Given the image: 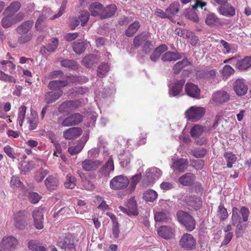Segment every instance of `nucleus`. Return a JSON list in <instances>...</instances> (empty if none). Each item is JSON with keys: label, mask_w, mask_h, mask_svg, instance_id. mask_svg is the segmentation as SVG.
I'll use <instances>...</instances> for the list:
<instances>
[{"label": "nucleus", "mask_w": 251, "mask_h": 251, "mask_svg": "<svg viewBox=\"0 0 251 251\" xmlns=\"http://www.w3.org/2000/svg\"><path fill=\"white\" fill-rule=\"evenodd\" d=\"M26 109V107L25 106H22L19 108L17 121L20 126H23L25 118Z\"/></svg>", "instance_id": "nucleus-50"}, {"label": "nucleus", "mask_w": 251, "mask_h": 251, "mask_svg": "<svg viewBox=\"0 0 251 251\" xmlns=\"http://www.w3.org/2000/svg\"><path fill=\"white\" fill-rule=\"evenodd\" d=\"M18 244V240L12 236L4 237L2 240V245L5 251H13Z\"/></svg>", "instance_id": "nucleus-13"}, {"label": "nucleus", "mask_w": 251, "mask_h": 251, "mask_svg": "<svg viewBox=\"0 0 251 251\" xmlns=\"http://www.w3.org/2000/svg\"><path fill=\"white\" fill-rule=\"evenodd\" d=\"M87 44L86 41L78 40L73 44V50L77 54H81L84 51Z\"/></svg>", "instance_id": "nucleus-33"}, {"label": "nucleus", "mask_w": 251, "mask_h": 251, "mask_svg": "<svg viewBox=\"0 0 251 251\" xmlns=\"http://www.w3.org/2000/svg\"><path fill=\"white\" fill-rule=\"evenodd\" d=\"M44 210L42 208L35 209L32 213L33 219L34 226L38 229H42L44 227Z\"/></svg>", "instance_id": "nucleus-10"}, {"label": "nucleus", "mask_w": 251, "mask_h": 251, "mask_svg": "<svg viewBox=\"0 0 251 251\" xmlns=\"http://www.w3.org/2000/svg\"><path fill=\"white\" fill-rule=\"evenodd\" d=\"M103 7L101 4L99 2H94L89 6V10L91 15L93 16H99L101 18Z\"/></svg>", "instance_id": "nucleus-34"}, {"label": "nucleus", "mask_w": 251, "mask_h": 251, "mask_svg": "<svg viewBox=\"0 0 251 251\" xmlns=\"http://www.w3.org/2000/svg\"><path fill=\"white\" fill-rule=\"evenodd\" d=\"M188 166V161L185 159L181 158L174 161L171 168L181 173L183 172L187 168Z\"/></svg>", "instance_id": "nucleus-26"}, {"label": "nucleus", "mask_w": 251, "mask_h": 251, "mask_svg": "<svg viewBox=\"0 0 251 251\" xmlns=\"http://www.w3.org/2000/svg\"><path fill=\"white\" fill-rule=\"evenodd\" d=\"M45 184L49 190H55L58 186V181L53 176H49L45 180Z\"/></svg>", "instance_id": "nucleus-31"}, {"label": "nucleus", "mask_w": 251, "mask_h": 251, "mask_svg": "<svg viewBox=\"0 0 251 251\" xmlns=\"http://www.w3.org/2000/svg\"><path fill=\"white\" fill-rule=\"evenodd\" d=\"M224 157L227 162V167L228 168H231L233 164H234L237 160L236 155L231 152H225L224 153Z\"/></svg>", "instance_id": "nucleus-46"}, {"label": "nucleus", "mask_w": 251, "mask_h": 251, "mask_svg": "<svg viewBox=\"0 0 251 251\" xmlns=\"http://www.w3.org/2000/svg\"><path fill=\"white\" fill-rule=\"evenodd\" d=\"M140 27V24L139 22L135 21L130 24L126 30V35L129 37H132L137 31Z\"/></svg>", "instance_id": "nucleus-41"}, {"label": "nucleus", "mask_w": 251, "mask_h": 251, "mask_svg": "<svg viewBox=\"0 0 251 251\" xmlns=\"http://www.w3.org/2000/svg\"><path fill=\"white\" fill-rule=\"evenodd\" d=\"M189 204L195 208H199L202 204V201L199 197H189L187 200Z\"/></svg>", "instance_id": "nucleus-49"}, {"label": "nucleus", "mask_w": 251, "mask_h": 251, "mask_svg": "<svg viewBox=\"0 0 251 251\" xmlns=\"http://www.w3.org/2000/svg\"><path fill=\"white\" fill-rule=\"evenodd\" d=\"M229 95L226 91H219L213 95L212 99L216 103H222L227 101Z\"/></svg>", "instance_id": "nucleus-28"}, {"label": "nucleus", "mask_w": 251, "mask_h": 251, "mask_svg": "<svg viewBox=\"0 0 251 251\" xmlns=\"http://www.w3.org/2000/svg\"><path fill=\"white\" fill-rule=\"evenodd\" d=\"M176 33L183 38L190 39V43L192 46H195L199 41L198 37L190 31L179 29L176 30Z\"/></svg>", "instance_id": "nucleus-18"}, {"label": "nucleus", "mask_w": 251, "mask_h": 251, "mask_svg": "<svg viewBox=\"0 0 251 251\" xmlns=\"http://www.w3.org/2000/svg\"><path fill=\"white\" fill-rule=\"evenodd\" d=\"M114 170V165L113 160L110 158L105 164L101 169L100 172L104 176H108Z\"/></svg>", "instance_id": "nucleus-36"}, {"label": "nucleus", "mask_w": 251, "mask_h": 251, "mask_svg": "<svg viewBox=\"0 0 251 251\" xmlns=\"http://www.w3.org/2000/svg\"><path fill=\"white\" fill-rule=\"evenodd\" d=\"M231 222L233 226H236L235 233L236 235L241 233V231L243 229V225L242 224L241 217L239 215V209L234 207L232 209Z\"/></svg>", "instance_id": "nucleus-9"}, {"label": "nucleus", "mask_w": 251, "mask_h": 251, "mask_svg": "<svg viewBox=\"0 0 251 251\" xmlns=\"http://www.w3.org/2000/svg\"><path fill=\"white\" fill-rule=\"evenodd\" d=\"M68 84V82L67 80H53L49 83L48 88L55 91L57 89L61 90L62 87L67 86Z\"/></svg>", "instance_id": "nucleus-37"}, {"label": "nucleus", "mask_w": 251, "mask_h": 251, "mask_svg": "<svg viewBox=\"0 0 251 251\" xmlns=\"http://www.w3.org/2000/svg\"><path fill=\"white\" fill-rule=\"evenodd\" d=\"M157 197V194L155 191L149 189L144 194L143 198L146 201L152 202Z\"/></svg>", "instance_id": "nucleus-48"}, {"label": "nucleus", "mask_w": 251, "mask_h": 251, "mask_svg": "<svg viewBox=\"0 0 251 251\" xmlns=\"http://www.w3.org/2000/svg\"><path fill=\"white\" fill-rule=\"evenodd\" d=\"M27 124L28 128L30 130L35 129L38 125V115L37 113L34 110H31L30 115L27 118Z\"/></svg>", "instance_id": "nucleus-23"}, {"label": "nucleus", "mask_w": 251, "mask_h": 251, "mask_svg": "<svg viewBox=\"0 0 251 251\" xmlns=\"http://www.w3.org/2000/svg\"><path fill=\"white\" fill-rule=\"evenodd\" d=\"M116 10L117 7L115 4L107 5L105 8H103L102 12L101 14V19L111 17L114 15Z\"/></svg>", "instance_id": "nucleus-35"}, {"label": "nucleus", "mask_w": 251, "mask_h": 251, "mask_svg": "<svg viewBox=\"0 0 251 251\" xmlns=\"http://www.w3.org/2000/svg\"><path fill=\"white\" fill-rule=\"evenodd\" d=\"M83 120V116L79 113L72 114L63 119L62 117L58 119V123L63 126H71L79 124Z\"/></svg>", "instance_id": "nucleus-6"}, {"label": "nucleus", "mask_w": 251, "mask_h": 251, "mask_svg": "<svg viewBox=\"0 0 251 251\" xmlns=\"http://www.w3.org/2000/svg\"><path fill=\"white\" fill-rule=\"evenodd\" d=\"M109 70V66L107 63H102L98 68L97 75L99 77L105 76Z\"/></svg>", "instance_id": "nucleus-45"}, {"label": "nucleus", "mask_w": 251, "mask_h": 251, "mask_svg": "<svg viewBox=\"0 0 251 251\" xmlns=\"http://www.w3.org/2000/svg\"><path fill=\"white\" fill-rule=\"evenodd\" d=\"M162 175L161 171L157 168H151L147 170L146 176L151 179L159 178Z\"/></svg>", "instance_id": "nucleus-42"}, {"label": "nucleus", "mask_w": 251, "mask_h": 251, "mask_svg": "<svg viewBox=\"0 0 251 251\" xmlns=\"http://www.w3.org/2000/svg\"><path fill=\"white\" fill-rule=\"evenodd\" d=\"M157 233L161 237L168 239L173 236V230L172 228L167 226H161L157 230Z\"/></svg>", "instance_id": "nucleus-30"}, {"label": "nucleus", "mask_w": 251, "mask_h": 251, "mask_svg": "<svg viewBox=\"0 0 251 251\" xmlns=\"http://www.w3.org/2000/svg\"><path fill=\"white\" fill-rule=\"evenodd\" d=\"M217 214L221 220L225 221L228 217V213L227 209L224 207V205L220 203L218 206Z\"/></svg>", "instance_id": "nucleus-52"}, {"label": "nucleus", "mask_w": 251, "mask_h": 251, "mask_svg": "<svg viewBox=\"0 0 251 251\" xmlns=\"http://www.w3.org/2000/svg\"><path fill=\"white\" fill-rule=\"evenodd\" d=\"M179 6V4L178 2H174L166 9V12L168 16L174 15L178 12Z\"/></svg>", "instance_id": "nucleus-51"}, {"label": "nucleus", "mask_w": 251, "mask_h": 251, "mask_svg": "<svg viewBox=\"0 0 251 251\" xmlns=\"http://www.w3.org/2000/svg\"><path fill=\"white\" fill-rule=\"evenodd\" d=\"M154 217L155 221L157 222H165L168 219L167 214L163 211L154 213Z\"/></svg>", "instance_id": "nucleus-55"}, {"label": "nucleus", "mask_w": 251, "mask_h": 251, "mask_svg": "<svg viewBox=\"0 0 251 251\" xmlns=\"http://www.w3.org/2000/svg\"><path fill=\"white\" fill-rule=\"evenodd\" d=\"M10 183L11 187L13 189L21 188L23 185L19 177L15 176H12Z\"/></svg>", "instance_id": "nucleus-60"}, {"label": "nucleus", "mask_w": 251, "mask_h": 251, "mask_svg": "<svg viewBox=\"0 0 251 251\" xmlns=\"http://www.w3.org/2000/svg\"><path fill=\"white\" fill-rule=\"evenodd\" d=\"M205 23L209 26H213L219 23V19L213 13H210L207 15Z\"/></svg>", "instance_id": "nucleus-61"}, {"label": "nucleus", "mask_w": 251, "mask_h": 251, "mask_svg": "<svg viewBox=\"0 0 251 251\" xmlns=\"http://www.w3.org/2000/svg\"><path fill=\"white\" fill-rule=\"evenodd\" d=\"M64 10L65 7L63 6H61L59 8L58 12L56 14H55L54 16H53L52 17H50V16L52 15V12L50 8H45L43 9V14L39 17L36 22L35 28L36 30H39L41 29L40 25L45 19L50 17V19L53 20L58 17H59L63 14Z\"/></svg>", "instance_id": "nucleus-5"}, {"label": "nucleus", "mask_w": 251, "mask_h": 251, "mask_svg": "<svg viewBox=\"0 0 251 251\" xmlns=\"http://www.w3.org/2000/svg\"><path fill=\"white\" fill-rule=\"evenodd\" d=\"M131 154L129 151H124L121 154L119 158L120 161L121 165L123 167L127 166L130 162Z\"/></svg>", "instance_id": "nucleus-43"}, {"label": "nucleus", "mask_w": 251, "mask_h": 251, "mask_svg": "<svg viewBox=\"0 0 251 251\" xmlns=\"http://www.w3.org/2000/svg\"><path fill=\"white\" fill-rule=\"evenodd\" d=\"M33 167V163L32 161H22L21 162L19 169L21 170V171L26 173L32 170Z\"/></svg>", "instance_id": "nucleus-59"}, {"label": "nucleus", "mask_w": 251, "mask_h": 251, "mask_svg": "<svg viewBox=\"0 0 251 251\" xmlns=\"http://www.w3.org/2000/svg\"><path fill=\"white\" fill-rule=\"evenodd\" d=\"M211 130L210 126L195 124L190 130V135L195 138V143L198 145H202L206 143L205 138H200L203 134L208 132Z\"/></svg>", "instance_id": "nucleus-2"}, {"label": "nucleus", "mask_w": 251, "mask_h": 251, "mask_svg": "<svg viewBox=\"0 0 251 251\" xmlns=\"http://www.w3.org/2000/svg\"><path fill=\"white\" fill-rule=\"evenodd\" d=\"M185 92L192 98H198L200 96V90L198 86L192 83H187L185 85Z\"/></svg>", "instance_id": "nucleus-24"}, {"label": "nucleus", "mask_w": 251, "mask_h": 251, "mask_svg": "<svg viewBox=\"0 0 251 251\" xmlns=\"http://www.w3.org/2000/svg\"><path fill=\"white\" fill-rule=\"evenodd\" d=\"M21 3L18 1L12 2L4 10V13H7L14 16L15 14L21 8Z\"/></svg>", "instance_id": "nucleus-39"}, {"label": "nucleus", "mask_w": 251, "mask_h": 251, "mask_svg": "<svg viewBox=\"0 0 251 251\" xmlns=\"http://www.w3.org/2000/svg\"><path fill=\"white\" fill-rule=\"evenodd\" d=\"M70 244L69 239L64 236L60 237L57 241V245L63 249L69 248Z\"/></svg>", "instance_id": "nucleus-56"}, {"label": "nucleus", "mask_w": 251, "mask_h": 251, "mask_svg": "<svg viewBox=\"0 0 251 251\" xmlns=\"http://www.w3.org/2000/svg\"><path fill=\"white\" fill-rule=\"evenodd\" d=\"M101 164L99 160L85 159L81 162V166L84 170L91 172L96 170Z\"/></svg>", "instance_id": "nucleus-16"}, {"label": "nucleus", "mask_w": 251, "mask_h": 251, "mask_svg": "<svg viewBox=\"0 0 251 251\" xmlns=\"http://www.w3.org/2000/svg\"><path fill=\"white\" fill-rule=\"evenodd\" d=\"M82 133V129L77 127H74L65 130L63 132V136L66 139L74 140Z\"/></svg>", "instance_id": "nucleus-17"}, {"label": "nucleus", "mask_w": 251, "mask_h": 251, "mask_svg": "<svg viewBox=\"0 0 251 251\" xmlns=\"http://www.w3.org/2000/svg\"><path fill=\"white\" fill-rule=\"evenodd\" d=\"M64 186L68 189H73L76 186L75 178L74 176L68 174L66 176V180L64 183Z\"/></svg>", "instance_id": "nucleus-53"}, {"label": "nucleus", "mask_w": 251, "mask_h": 251, "mask_svg": "<svg viewBox=\"0 0 251 251\" xmlns=\"http://www.w3.org/2000/svg\"><path fill=\"white\" fill-rule=\"evenodd\" d=\"M58 46V40L56 38H52L50 42L46 46L42 48L41 50V52L45 53H46V51L49 52H54Z\"/></svg>", "instance_id": "nucleus-29"}, {"label": "nucleus", "mask_w": 251, "mask_h": 251, "mask_svg": "<svg viewBox=\"0 0 251 251\" xmlns=\"http://www.w3.org/2000/svg\"><path fill=\"white\" fill-rule=\"evenodd\" d=\"M205 113V109L202 107L192 106L185 112L186 118L193 122L201 119Z\"/></svg>", "instance_id": "nucleus-3"}, {"label": "nucleus", "mask_w": 251, "mask_h": 251, "mask_svg": "<svg viewBox=\"0 0 251 251\" xmlns=\"http://www.w3.org/2000/svg\"><path fill=\"white\" fill-rule=\"evenodd\" d=\"M63 94L61 90L57 89L55 91H51L46 93L45 95V101L50 104L55 101Z\"/></svg>", "instance_id": "nucleus-22"}, {"label": "nucleus", "mask_w": 251, "mask_h": 251, "mask_svg": "<svg viewBox=\"0 0 251 251\" xmlns=\"http://www.w3.org/2000/svg\"><path fill=\"white\" fill-rule=\"evenodd\" d=\"M4 17L1 20V25L4 28L10 27L12 25L16 23L15 19L13 16L4 13L3 12Z\"/></svg>", "instance_id": "nucleus-38"}, {"label": "nucleus", "mask_w": 251, "mask_h": 251, "mask_svg": "<svg viewBox=\"0 0 251 251\" xmlns=\"http://www.w3.org/2000/svg\"><path fill=\"white\" fill-rule=\"evenodd\" d=\"M239 215H241L242 222H246L248 221L250 215V211L249 209L245 206H242L240 209H239Z\"/></svg>", "instance_id": "nucleus-57"}, {"label": "nucleus", "mask_w": 251, "mask_h": 251, "mask_svg": "<svg viewBox=\"0 0 251 251\" xmlns=\"http://www.w3.org/2000/svg\"><path fill=\"white\" fill-rule=\"evenodd\" d=\"M61 66L71 69H75L77 67L76 62L72 60L65 59L61 62Z\"/></svg>", "instance_id": "nucleus-63"}, {"label": "nucleus", "mask_w": 251, "mask_h": 251, "mask_svg": "<svg viewBox=\"0 0 251 251\" xmlns=\"http://www.w3.org/2000/svg\"><path fill=\"white\" fill-rule=\"evenodd\" d=\"M148 38V33L147 32H143L136 36L133 39V45L134 47L136 48L139 47L142 43L145 41Z\"/></svg>", "instance_id": "nucleus-44"}, {"label": "nucleus", "mask_w": 251, "mask_h": 251, "mask_svg": "<svg viewBox=\"0 0 251 251\" xmlns=\"http://www.w3.org/2000/svg\"><path fill=\"white\" fill-rule=\"evenodd\" d=\"M185 80L181 79L176 81L172 88L169 89V95L171 97H176L182 92L183 86Z\"/></svg>", "instance_id": "nucleus-20"}, {"label": "nucleus", "mask_w": 251, "mask_h": 251, "mask_svg": "<svg viewBox=\"0 0 251 251\" xmlns=\"http://www.w3.org/2000/svg\"><path fill=\"white\" fill-rule=\"evenodd\" d=\"M190 64V62L187 58H184L181 61H178L174 66V74H179L184 67L189 66Z\"/></svg>", "instance_id": "nucleus-40"}, {"label": "nucleus", "mask_w": 251, "mask_h": 251, "mask_svg": "<svg viewBox=\"0 0 251 251\" xmlns=\"http://www.w3.org/2000/svg\"><path fill=\"white\" fill-rule=\"evenodd\" d=\"M236 68L241 71H247L251 68V56H246L237 61Z\"/></svg>", "instance_id": "nucleus-21"}, {"label": "nucleus", "mask_w": 251, "mask_h": 251, "mask_svg": "<svg viewBox=\"0 0 251 251\" xmlns=\"http://www.w3.org/2000/svg\"><path fill=\"white\" fill-rule=\"evenodd\" d=\"M84 147V143L82 141H79L75 146L69 148L68 152L72 155L79 153Z\"/></svg>", "instance_id": "nucleus-47"}, {"label": "nucleus", "mask_w": 251, "mask_h": 251, "mask_svg": "<svg viewBox=\"0 0 251 251\" xmlns=\"http://www.w3.org/2000/svg\"><path fill=\"white\" fill-rule=\"evenodd\" d=\"M206 2L201 1L200 0H197L195 4L192 5L193 9L190 10L186 14V17L195 22H198L199 21V18L194 12V9L199 7L202 9L203 7L206 6Z\"/></svg>", "instance_id": "nucleus-14"}, {"label": "nucleus", "mask_w": 251, "mask_h": 251, "mask_svg": "<svg viewBox=\"0 0 251 251\" xmlns=\"http://www.w3.org/2000/svg\"><path fill=\"white\" fill-rule=\"evenodd\" d=\"M196 179L195 175L191 173H187L179 178V183L184 186H190L193 184Z\"/></svg>", "instance_id": "nucleus-27"}, {"label": "nucleus", "mask_w": 251, "mask_h": 251, "mask_svg": "<svg viewBox=\"0 0 251 251\" xmlns=\"http://www.w3.org/2000/svg\"><path fill=\"white\" fill-rule=\"evenodd\" d=\"M196 244V242L193 236L188 233L184 234L179 241L180 246L187 250L193 249Z\"/></svg>", "instance_id": "nucleus-11"}, {"label": "nucleus", "mask_w": 251, "mask_h": 251, "mask_svg": "<svg viewBox=\"0 0 251 251\" xmlns=\"http://www.w3.org/2000/svg\"><path fill=\"white\" fill-rule=\"evenodd\" d=\"M206 150L202 148H199L195 149L191 151V154L196 158H202L203 157L206 153Z\"/></svg>", "instance_id": "nucleus-62"}, {"label": "nucleus", "mask_w": 251, "mask_h": 251, "mask_svg": "<svg viewBox=\"0 0 251 251\" xmlns=\"http://www.w3.org/2000/svg\"><path fill=\"white\" fill-rule=\"evenodd\" d=\"M129 183V181L126 176L120 175L111 179L110 186L112 189L115 190L123 189L126 188Z\"/></svg>", "instance_id": "nucleus-7"}, {"label": "nucleus", "mask_w": 251, "mask_h": 251, "mask_svg": "<svg viewBox=\"0 0 251 251\" xmlns=\"http://www.w3.org/2000/svg\"><path fill=\"white\" fill-rule=\"evenodd\" d=\"M79 105V102L76 100H68L63 102L58 107V111L61 113L69 112V111L77 108Z\"/></svg>", "instance_id": "nucleus-15"}, {"label": "nucleus", "mask_w": 251, "mask_h": 251, "mask_svg": "<svg viewBox=\"0 0 251 251\" xmlns=\"http://www.w3.org/2000/svg\"><path fill=\"white\" fill-rule=\"evenodd\" d=\"M33 21H25L19 25L16 29L18 34V43L23 44L30 41L33 37L32 27L33 25Z\"/></svg>", "instance_id": "nucleus-1"}, {"label": "nucleus", "mask_w": 251, "mask_h": 251, "mask_svg": "<svg viewBox=\"0 0 251 251\" xmlns=\"http://www.w3.org/2000/svg\"><path fill=\"white\" fill-rule=\"evenodd\" d=\"M14 225L20 229H24L27 226V219L24 211H19L15 215Z\"/></svg>", "instance_id": "nucleus-12"}, {"label": "nucleus", "mask_w": 251, "mask_h": 251, "mask_svg": "<svg viewBox=\"0 0 251 251\" xmlns=\"http://www.w3.org/2000/svg\"><path fill=\"white\" fill-rule=\"evenodd\" d=\"M183 54L177 51H167L161 56V59L163 61H175L181 59Z\"/></svg>", "instance_id": "nucleus-25"}, {"label": "nucleus", "mask_w": 251, "mask_h": 251, "mask_svg": "<svg viewBox=\"0 0 251 251\" xmlns=\"http://www.w3.org/2000/svg\"><path fill=\"white\" fill-rule=\"evenodd\" d=\"M178 221L182 224L188 231H191L195 228L196 221L192 217L183 211L177 213Z\"/></svg>", "instance_id": "nucleus-4"}, {"label": "nucleus", "mask_w": 251, "mask_h": 251, "mask_svg": "<svg viewBox=\"0 0 251 251\" xmlns=\"http://www.w3.org/2000/svg\"><path fill=\"white\" fill-rule=\"evenodd\" d=\"M83 64L87 67H90L95 62V59L93 55L86 56L82 61Z\"/></svg>", "instance_id": "nucleus-64"}, {"label": "nucleus", "mask_w": 251, "mask_h": 251, "mask_svg": "<svg viewBox=\"0 0 251 251\" xmlns=\"http://www.w3.org/2000/svg\"><path fill=\"white\" fill-rule=\"evenodd\" d=\"M127 208L120 206L119 209L123 213L128 216H136L138 215V211L137 207V203L134 197L129 199L126 203Z\"/></svg>", "instance_id": "nucleus-8"}, {"label": "nucleus", "mask_w": 251, "mask_h": 251, "mask_svg": "<svg viewBox=\"0 0 251 251\" xmlns=\"http://www.w3.org/2000/svg\"><path fill=\"white\" fill-rule=\"evenodd\" d=\"M28 248L33 251H46L44 247L40 246L37 242L30 240L28 244Z\"/></svg>", "instance_id": "nucleus-54"}, {"label": "nucleus", "mask_w": 251, "mask_h": 251, "mask_svg": "<svg viewBox=\"0 0 251 251\" xmlns=\"http://www.w3.org/2000/svg\"><path fill=\"white\" fill-rule=\"evenodd\" d=\"M72 213L71 209L69 207H64L61 208L59 211L57 212H55L53 214L54 217H57L59 216H62L64 217H67L68 216H70L71 213Z\"/></svg>", "instance_id": "nucleus-58"}, {"label": "nucleus", "mask_w": 251, "mask_h": 251, "mask_svg": "<svg viewBox=\"0 0 251 251\" xmlns=\"http://www.w3.org/2000/svg\"><path fill=\"white\" fill-rule=\"evenodd\" d=\"M234 90L238 96L245 95L248 91V87L243 79H238L233 84Z\"/></svg>", "instance_id": "nucleus-19"}, {"label": "nucleus", "mask_w": 251, "mask_h": 251, "mask_svg": "<svg viewBox=\"0 0 251 251\" xmlns=\"http://www.w3.org/2000/svg\"><path fill=\"white\" fill-rule=\"evenodd\" d=\"M219 12L221 15L227 17H232L235 14L234 8L228 4L221 6L219 9Z\"/></svg>", "instance_id": "nucleus-32"}]
</instances>
